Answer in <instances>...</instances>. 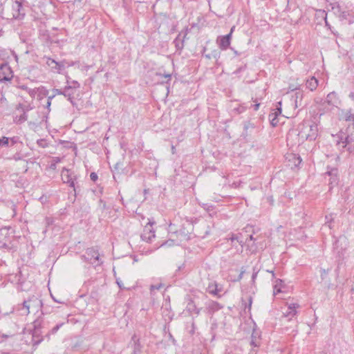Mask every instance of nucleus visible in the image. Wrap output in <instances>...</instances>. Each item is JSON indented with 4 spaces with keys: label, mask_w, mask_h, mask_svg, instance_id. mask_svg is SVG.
<instances>
[{
    "label": "nucleus",
    "mask_w": 354,
    "mask_h": 354,
    "mask_svg": "<svg viewBox=\"0 0 354 354\" xmlns=\"http://www.w3.org/2000/svg\"><path fill=\"white\" fill-rule=\"evenodd\" d=\"M62 180L63 183L67 184L74 191V196H76L79 185L77 183L78 176L71 169L63 167L61 171Z\"/></svg>",
    "instance_id": "nucleus-3"
},
{
    "label": "nucleus",
    "mask_w": 354,
    "mask_h": 354,
    "mask_svg": "<svg viewBox=\"0 0 354 354\" xmlns=\"http://www.w3.org/2000/svg\"><path fill=\"white\" fill-rule=\"evenodd\" d=\"M54 92V95H66V91H64V88L63 89H59V88H55L53 89V91Z\"/></svg>",
    "instance_id": "nucleus-49"
},
{
    "label": "nucleus",
    "mask_w": 354,
    "mask_h": 354,
    "mask_svg": "<svg viewBox=\"0 0 354 354\" xmlns=\"http://www.w3.org/2000/svg\"><path fill=\"white\" fill-rule=\"evenodd\" d=\"M261 331L258 329L254 328L251 335L250 345L254 347H259L261 342Z\"/></svg>",
    "instance_id": "nucleus-18"
},
{
    "label": "nucleus",
    "mask_w": 354,
    "mask_h": 354,
    "mask_svg": "<svg viewBox=\"0 0 354 354\" xmlns=\"http://www.w3.org/2000/svg\"><path fill=\"white\" fill-rule=\"evenodd\" d=\"M162 287V284H158V285H151V290H160Z\"/></svg>",
    "instance_id": "nucleus-57"
},
{
    "label": "nucleus",
    "mask_w": 354,
    "mask_h": 354,
    "mask_svg": "<svg viewBox=\"0 0 354 354\" xmlns=\"http://www.w3.org/2000/svg\"><path fill=\"white\" fill-rule=\"evenodd\" d=\"M62 325H63V323L57 324L55 326H54L50 330V332L46 333L45 336L47 337L48 338H49V335L50 334H53V335L55 334Z\"/></svg>",
    "instance_id": "nucleus-42"
},
{
    "label": "nucleus",
    "mask_w": 354,
    "mask_h": 354,
    "mask_svg": "<svg viewBox=\"0 0 354 354\" xmlns=\"http://www.w3.org/2000/svg\"><path fill=\"white\" fill-rule=\"evenodd\" d=\"M55 97V95H53L51 96H48V100H47V102H46V108L49 110V107L50 106V104H51V101Z\"/></svg>",
    "instance_id": "nucleus-54"
},
{
    "label": "nucleus",
    "mask_w": 354,
    "mask_h": 354,
    "mask_svg": "<svg viewBox=\"0 0 354 354\" xmlns=\"http://www.w3.org/2000/svg\"><path fill=\"white\" fill-rule=\"evenodd\" d=\"M187 35V30H185V32H180L177 35L176 39L174 40V44L175 45L176 50L179 51V53H180L181 50L184 48L185 39Z\"/></svg>",
    "instance_id": "nucleus-17"
},
{
    "label": "nucleus",
    "mask_w": 354,
    "mask_h": 354,
    "mask_svg": "<svg viewBox=\"0 0 354 354\" xmlns=\"http://www.w3.org/2000/svg\"><path fill=\"white\" fill-rule=\"evenodd\" d=\"M326 17L327 13L324 10L317 9L315 10V20L317 24H322Z\"/></svg>",
    "instance_id": "nucleus-23"
},
{
    "label": "nucleus",
    "mask_w": 354,
    "mask_h": 354,
    "mask_svg": "<svg viewBox=\"0 0 354 354\" xmlns=\"http://www.w3.org/2000/svg\"><path fill=\"white\" fill-rule=\"evenodd\" d=\"M257 274H258V273H257V272H255V273H252V281L253 283H254V282H255V280H256V279H257Z\"/></svg>",
    "instance_id": "nucleus-62"
},
{
    "label": "nucleus",
    "mask_w": 354,
    "mask_h": 354,
    "mask_svg": "<svg viewBox=\"0 0 354 354\" xmlns=\"http://www.w3.org/2000/svg\"><path fill=\"white\" fill-rule=\"evenodd\" d=\"M66 86H71L72 89L75 91L80 87V84L76 80L68 81V80Z\"/></svg>",
    "instance_id": "nucleus-39"
},
{
    "label": "nucleus",
    "mask_w": 354,
    "mask_h": 354,
    "mask_svg": "<svg viewBox=\"0 0 354 354\" xmlns=\"http://www.w3.org/2000/svg\"><path fill=\"white\" fill-rule=\"evenodd\" d=\"M325 175H327L330 177L328 186L329 191L330 192L333 187L337 186L339 183V171L337 167H331L328 166L327 171L325 173Z\"/></svg>",
    "instance_id": "nucleus-6"
},
{
    "label": "nucleus",
    "mask_w": 354,
    "mask_h": 354,
    "mask_svg": "<svg viewBox=\"0 0 354 354\" xmlns=\"http://www.w3.org/2000/svg\"><path fill=\"white\" fill-rule=\"evenodd\" d=\"M223 308V306L216 301L208 300L205 303V311L209 315H213L214 313L218 311Z\"/></svg>",
    "instance_id": "nucleus-13"
},
{
    "label": "nucleus",
    "mask_w": 354,
    "mask_h": 354,
    "mask_svg": "<svg viewBox=\"0 0 354 354\" xmlns=\"http://www.w3.org/2000/svg\"><path fill=\"white\" fill-rule=\"evenodd\" d=\"M90 178L92 181L96 182L98 179L97 174L95 172H91L90 174Z\"/></svg>",
    "instance_id": "nucleus-53"
},
{
    "label": "nucleus",
    "mask_w": 354,
    "mask_h": 354,
    "mask_svg": "<svg viewBox=\"0 0 354 354\" xmlns=\"http://www.w3.org/2000/svg\"><path fill=\"white\" fill-rule=\"evenodd\" d=\"M27 304H28L29 310L30 308H32V309L35 308L37 310L38 309H40L43 305L42 301L37 299V297H35L27 300Z\"/></svg>",
    "instance_id": "nucleus-22"
},
{
    "label": "nucleus",
    "mask_w": 354,
    "mask_h": 354,
    "mask_svg": "<svg viewBox=\"0 0 354 354\" xmlns=\"http://www.w3.org/2000/svg\"><path fill=\"white\" fill-rule=\"evenodd\" d=\"M303 92L301 90L296 91L295 95L292 96L294 98L295 106L296 108L302 106Z\"/></svg>",
    "instance_id": "nucleus-28"
},
{
    "label": "nucleus",
    "mask_w": 354,
    "mask_h": 354,
    "mask_svg": "<svg viewBox=\"0 0 354 354\" xmlns=\"http://www.w3.org/2000/svg\"><path fill=\"white\" fill-rule=\"evenodd\" d=\"M246 238H248V242H249V241H256V239L254 238L252 234L249 235ZM246 244L248 245V248H249V250H251L252 252L256 251V250H257L256 245H250L249 243H248Z\"/></svg>",
    "instance_id": "nucleus-40"
},
{
    "label": "nucleus",
    "mask_w": 354,
    "mask_h": 354,
    "mask_svg": "<svg viewBox=\"0 0 354 354\" xmlns=\"http://www.w3.org/2000/svg\"><path fill=\"white\" fill-rule=\"evenodd\" d=\"M343 118L346 122H352L354 123V113L352 109L342 111Z\"/></svg>",
    "instance_id": "nucleus-32"
},
{
    "label": "nucleus",
    "mask_w": 354,
    "mask_h": 354,
    "mask_svg": "<svg viewBox=\"0 0 354 354\" xmlns=\"http://www.w3.org/2000/svg\"><path fill=\"white\" fill-rule=\"evenodd\" d=\"M234 28V27H232L227 35L218 37L216 43L222 50H227L230 47Z\"/></svg>",
    "instance_id": "nucleus-9"
},
{
    "label": "nucleus",
    "mask_w": 354,
    "mask_h": 354,
    "mask_svg": "<svg viewBox=\"0 0 354 354\" xmlns=\"http://www.w3.org/2000/svg\"><path fill=\"white\" fill-rule=\"evenodd\" d=\"M221 290V289L218 288V284L216 282L209 283L207 288V291L212 295H218V293Z\"/></svg>",
    "instance_id": "nucleus-30"
},
{
    "label": "nucleus",
    "mask_w": 354,
    "mask_h": 354,
    "mask_svg": "<svg viewBox=\"0 0 354 354\" xmlns=\"http://www.w3.org/2000/svg\"><path fill=\"white\" fill-rule=\"evenodd\" d=\"M32 324V327L41 330H44V329L46 328V323L44 317L41 316V314L34 320Z\"/></svg>",
    "instance_id": "nucleus-24"
},
{
    "label": "nucleus",
    "mask_w": 354,
    "mask_h": 354,
    "mask_svg": "<svg viewBox=\"0 0 354 354\" xmlns=\"http://www.w3.org/2000/svg\"><path fill=\"white\" fill-rule=\"evenodd\" d=\"M154 222H151L149 220V222L146 224L144 227L143 232L141 234V239L142 241L147 243H151L152 241V239L155 238V231L152 227Z\"/></svg>",
    "instance_id": "nucleus-8"
},
{
    "label": "nucleus",
    "mask_w": 354,
    "mask_h": 354,
    "mask_svg": "<svg viewBox=\"0 0 354 354\" xmlns=\"http://www.w3.org/2000/svg\"><path fill=\"white\" fill-rule=\"evenodd\" d=\"M218 53L216 51V50H214V52L212 53V54H207L205 55V57L207 58V59H211L212 57H214V58H216L218 55Z\"/></svg>",
    "instance_id": "nucleus-50"
},
{
    "label": "nucleus",
    "mask_w": 354,
    "mask_h": 354,
    "mask_svg": "<svg viewBox=\"0 0 354 354\" xmlns=\"http://www.w3.org/2000/svg\"><path fill=\"white\" fill-rule=\"evenodd\" d=\"M66 62H57L54 66H51V71L54 73H62L66 67Z\"/></svg>",
    "instance_id": "nucleus-26"
},
{
    "label": "nucleus",
    "mask_w": 354,
    "mask_h": 354,
    "mask_svg": "<svg viewBox=\"0 0 354 354\" xmlns=\"http://www.w3.org/2000/svg\"><path fill=\"white\" fill-rule=\"evenodd\" d=\"M281 102H278L277 107L269 114V120L272 127H276L279 123L278 116L281 114Z\"/></svg>",
    "instance_id": "nucleus-12"
},
{
    "label": "nucleus",
    "mask_w": 354,
    "mask_h": 354,
    "mask_svg": "<svg viewBox=\"0 0 354 354\" xmlns=\"http://www.w3.org/2000/svg\"><path fill=\"white\" fill-rule=\"evenodd\" d=\"M17 310L20 311L21 315H28L30 313L27 301H24L21 304H19Z\"/></svg>",
    "instance_id": "nucleus-33"
},
{
    "label": "nucleus",
    "mask_w": 354,
    "mask_h": 354,
    "mask_svg": "<svg viewBox=\"0 0 354 354\" xmlns=\"http://www.w3.org/2000/svg\"><path fill=\"white\" fill-rule=\"evenodd\" d=\"M344 135L345 133L342 132V131H339L335 135H333V136L335 138V145L341 151H344V150L347 147V145H346Z\"/></svg>",
    "instance_id": "nucleus-16"
},
{
    "label": "nucleus",
    "mask_w": 354,
    "mask_h": 354,
    "mask_svg": "<svg viewBox=\"0 0 354 354\" xmlns=\"http://www.w3.org/2000/svg\"><path fill=\"white\" fill-rule=\"evenodd\" d=\"M22 148H19L18 149H15V153L12 156L6 158L7 160L19 161L21 160L24 158V155L21 153Z\"/></svg>",
    "instance_id": "nucleus-25"
},
{
    "label": "nucleus",
    "mask_w": 354,
    "mask_h": 354,
    "mask_svg": "<svg viewBox=\"0 0 354 354\" xmlns=\"http://www.w3.org/2000/svg\"><path fill=\"white\" fill-rule=\"evenodd\" d=\"M19 88L22 90H24L26 91L31 97H35V94H36V91L35 89H32V88H29L26 85H21L19 86Z\"/></svg>",
    "instance_id": "nucleus-37"
},
{
    "label": "nucleus",
    "mask_w": 354,
    "mask_h": 354,
    "mask_svg": "<svg viewBox=\"0 0 354 354\" xmlns=\"http://www.w3.org/2000/svg\"><path fill=\"white\" fill-rule=\"evenodd\" d=\"M55 63H57L55 59L48 57L46 60V64L51 68V66H54L55 65Z\"/></svg>",
    "instance_id": "nucleus-47"
},
{
    "label": "nucleus",
    "mask_w": 354,
    "mask_h": 354,
    "mask_svg": "<svg viewBox=\"0 0 354 354\" xmlns=\"http://www.w3.org/2000/svg\"><path fill=\"white\" fill-rule=\"evenodd\" d=\"M255 104L252 105V107L253 108L254 111H257L259 108L260 103H258L257 102V100H254Z\"/></svg>",
    "instance_id": "nucleus-56"
},
{
    "label": "nucleus",
    "mask_w": 354,
    "mask_h": 354,
    "mask_svg": "<svg viewBox=\"0 0 354 354\" xmlns=\"http://www.w3.org/2000/svg\"><path fill=\"white\" fill-rule=\"evenodd\" d=\"M60 162L61 158L59 157H53L50 164L49 165V168L53 170L56 169L57 163Z\"/></svg>",
    "instance_id": "nucleus-38"
},
{
    "label": "nucleus",
    "mask_w": 354,
    "mask_h": 354,
    "mask_svg": "<svg viewBox=\"0 0 354 354\" xmlns=\"http://www.w3.org/2000/svg\"><path fill=\"white\" fill-rule=\"evenodd\" d=\"M131 339L134 342L133 354H140L142 346L140 343V339L138 338H137L136 335H133Z\"/></svg>",
    "instance_id": "nucleus-29"
},
{
    "label": "nucleus",
    "mask_w": 354,
    "mask_h": 354,
    "mask_svg": "<svg viewBox=\"0 0 354 354\" xmlns=\"http://www.w3.org/2000/svg\"><path fill=\"white\" fill-rule=\"evenodd\" d=\"M229 240H230L232 242L234 241H237V234L232 233L230 234V236L229 237Z\"/></svg>",
    "instance_id": "nucleus-55"
},
{
    "label": "nucleus",
    "mask_w": 354,
    "mask_h": 354,
    "mask_svg": "<svg viewBox=\"0 0 354 354\" xmlns=\"http://www.w3.org/2000/svg\"><path fill=\"white\" fill-rule=\"evenodd\" d=\"M64 91H66V95H63L64 97H67L68 100L72 104H74V94L75 91L71 88V86H66L64 88Z\"/></svg>",
    "instance_id": "nucleus-27"
},
{
    "label": "nucleus",
    "mask_w": 354,
    "mask_h": 354,
    "mask_svg": "<svg viewBox=\"0 0 354 354\" xmlns=\"http://www.w3.org/2000/svg\"><path fill=\"white\" fill-rule=\"evenodd\" d=\"M237 242L243 248L246 243H248V238H244L243 233H237Z\"/></svg>",
    "instance_id": "nucleus-36"
},
{
    "label": "nucleus",
    "mask_w": 354,
    "mask_h": 354,
    "mask_svg": "<svg viewBox=\"0 0 354 354\" xmlns=\"http://www.w3.org/2000/svg\"><path fill=\"white\" fill-rule=\"evenodd\" d=\"M305 85L307 89L310 91H314L317 89L319 85V81L315 77L311 76L306 79L305 81Z\"/></svg>",
    "instance_id": "nucleus-21"
},
{
    "label": "nucleus",
    "mask_w": 354,
    "mask_h": 354,
    "mask_svg": "<svg viewBox=\"0 0 354 354\" xmlns=\"http://www.w3.org/2000/svg\"><path fill=\"white\" fill-rule=\"evenodd\" d=\"M299 308V305L296 303H292L288 304V310L285 312L284 316L289 317V319H291L293 317L296 316L297 314V308Z\"/></svg>",
    "instance_id": "nucleus-20"
},
{
    "label": "nucleus",
    "mask_w": 354,
    "mask_h": 354,
    "mask_svg": "<svg viewBox=\"0 0 354 354\" xmlns=\"http://www.w3.org/2000/svg\"><path fill=\"white\" fill-rule=\"evenodd\" d=\"M298 136L302 140H315L318 136V126L312 121H304L298 126Z\"/></svg>",
    "instance_id": "nucleus-2"
},
{
    "label": "nucleus",
    "mask_w": 354,
    "mask_h": 354,
    "mask_svg": "<svg viewBox=\"0 0 354 354\" xmlns=\"http://www.w3.org/2000/svg\"><path fill=\"white\" fill-rule=\"evenodd\" d=\"M195 330H196V325H195V322H194V319L193 318L192 322L191 323V329L189 330V333L190 335H193L195 333Z\"/></svg>",
    "instance_id": "nucleus-48"
},
{
    "label": "nucleus",
    "mask_w": 354,
    "mask_h": 354,
    "mask_svg": "<svg viewBox=\"0 0 354 354\" xmlns=\"http://www.w3.org/2000/svg\"><path fill=\"white\" fill-rule=\"evenodd\" d=\"M116 283H117V284L118 285V286H119V288L120 289H125V287L123 286V284H122V281L120 280L117 279H116Z\"/></svg>",
    "instance_id": "nucleus-59"
},
{
    "label": "nucleus",
    "mask_w": 354,
    "mask_h": 354,
    "mask_svg": "<svg viewBox=\"0 0 354 354\" xmlns=\"http://www.w3.org/2000/svg\"><path fill=\"white\" fill-rule=\"evenodd\" d=\"M44 333L45 332L32 327L30 330V334L32 336L31 342L33 346L37 347L44 340Z\"/></svg>",
    "instance_id": "nucleus-11"
},
{
    "label": "nucleus",
    "mask_w": 354,
    "mask_h": 354,
    "mask_svg": "<svg viewBox=\"0 0 354 354\" xmlns=\"http://www.w3.org/2000/svg\"><path fill=\"white\" fill-rule=\"evenodd\" d=\"M340 21H346L349 24L354 23V11L353 10L347 9L346 7L341 12L338 17Z\"/></svg>",
    "instance_id": "nucleus-14"
},
{
    "label": "nucleus",
    "mask_w": 354,
    "mask_h": 354,
    "mask_svg": "<svg viewBox=\"0 0 354 354\" xmlns=\"http://www.w3.org/2000/svg\"><path fill=\"white\" fill-rule=\"evenodd\" d=\"M255 128V125L253 123H251L250 122H246L244 123L243 127V134L245 136H248V131L254 129Z\"/></svg>",
    "instance_id": "nucleus-35"
},
{
    "label": "nucleus",
    "mask_w": 354,
    "mask_h": 354,
    "mask_svg": "<svg viewBox=\"0 0 354 354\" xmlns=\"http://www.w3.org/2000/svg\"><path fill=\"white\" fill-rule=\"evenodd\" d=\"M244 272H245V270H241V272H240V274H239V277H238L237 279H236V280H235V281H240V280L243 278V276Z\"/></svg>",
    "instance_id": "nucleus-60"
},
{
    "label": "nucleus",
    "mask_w": 354,
    "mask_h": 354,
    "mask_svg": "<svg viewBox=\"0 0 354 354\" xmlns=\"http://www.w3.org/2000/svg\"><path fill=\"white\" fill-rule=\"evenodd\" d=\"M245 111V107L242 105H239L237 107L233 109L232 111L236 114H240Z\"/></svg>",
    "instance_id": "nucleus-44"
},
{
    "label": "nucleus",
    "mask_w": 354,
    "mask_h": 354,
    "mask_svg": "<svg viewBox=\"0 0 354 354\" xmlns=\"http://www.w3.org/2000/svg\"><path fill=\"white\" fill-rule=\"evenodd\" d=\"M28 120L27 113L22 112V114L19 117V122L22 123Z\"/></svg>",
    "instance_id": "nucleus-45"
},
{
    "label": "nucleus",
    "mask_w": 354,
    "mask_h": 354,
    "mask_svg": "<svg viewBox=\"0 0 354 354\" xmlns=\"http://www.w3.org/2000/svg\"><path fill=\"white\" fill-rule=\"evenodd\" d=\"M0 147L18 149L19 148L24 147V143L20 140V138L18 136H14L12 138L2 136L0 138Z\"/></svg>",
    "instance_id": "nucleus-5"
},
{
    "label": "nucleus",
    "mask_w": 354,
    "mask_h": 354,
    "mask_svg": "<svg viewBox=\"0 0 354 354\" xmlns=\"http://www.w3.org/2000/svg\"><path fill=\"white\" fill-rule=\"evenodd\" d=\"M122 166V164L120 162H117L114 166L115 170H119L120 169V167Z\"/></svg>",
    "instance_id": "nucleus-63"
},
{
    "label": "nucleus",
    "mask_w": 354,
    "mask_h": 354,
    "mask_svg": "<svg viewBox=\"0 0 354 354\" xmlns=\"http://www.w3.org/2000/svg\"><path fill=\"white\" fill-rule=\"evenodd\" d=\"M330 6H331V9L333 10L334 13L339 17L341 14V12H343L344 8L340 3L337 1L330 3Z\"/></svg>",
    "instance_id": "nucleus-31"
},
{
    "label": "nucleus",
    "mask_w": 354,
    "mask_h": 354,
    "mask_svg": "<svg viewBox=\"0 0 354 354\" xmlns=\"http://www.w3.org/2000/svg\"><path fill=\"white\" fill-rule=\"evenodd\" d=\"M315 102L319 105L318 109L321 115L332 111L335 108H338L341 104V100L337 93L335 91L329 93L325 99L316 98Z\"/></svg>",
    "instance_id": "nucleus-1"
},
{
    "label": "nucleus",
    "mask_w": 354,
    "mask_h": 354,
    "mask_svg": "<svg viewBox=\"0 0 354 354\" xmlns=\"http://www.w3.org/2000/svg\"><path fill=\"white\" fill-rule=\"evenodd\" d=\"M187 304L186 306V310L190 314H196V315H198L201 313V308H198L196 307L194 300L189 297L187 299Z\"/></svg>",
    "instance_id": "nucleus-19"
},
{
    "label": "nucleus",
    "mask_w": 354,
    "mask_h": 354,
    "mask_svg": "<svg viewBox=\"0 0 354 354\" xmlns=\"http://www.w3.org/2000/svg\"><path fill=\"white\" fill-rule=\"evenodd\" d=\"M325 224L324 225L325 226H328V228L331 229L332 228V226H331V223L333 222V214H328V215H326L325 216Z\"/></svg>",
    "instance_id": "nucleus-41"
},
{
    "label": "nucleus",
    "mask_w": 354,
    "mask_h": 354,
    "mask_svg": "<svg viewBox=\"0 0 354 354\" xmlns=\"http://www.w3.org/2000/svg\"><path fill=\"white\" fill-rule=\"evenodd\" d=\"M324 22L325 24V26L327 27L329 30H331V26L328 23L327 18L326 19V20L324 21Z\"/></svg>",
    "instance_id": "nucleus-61"
},
{
    "label": "nucleus",
    "mask_w": 354,
    "mask_h": 354,
    "mask_svg": "<svg viewBox=\"0 0 354 354\" xmlns=\"http://www.w3.org/2000/svg\"><path fill=\"white\" fill-rule=\"evenodd\" d=\"M12 17L15 19H21L25 16V11L21 0H15L12 4Z\"/></svg>",
    "instance_id": "nucleus-10"
},
{
    "label": "nucleus",
    "mask_w": 354,
    "mask_h": 354,
    "mask_svg": "<svg viewBox=\"0 0 354 354\" xmlns=\"http://www.w3.org/2000/svg\"><path fill=\"white\" fill-rule=\"evenodd\" d=\"M203 205V207L209 212L212 211L214 209L213 205H208L207 204H204Z\"/></svg>",
    "instance_id": "nucleus-58"
},
{
    "label": "nucleus",
    "mask_w": 354,
    "mask_h": 354,
    "mask_svg": "<svg viewBox=\"0 0 354 354\" xmlns=\"http://www.w3.org/2000/svg\"><path fill=\"white\" fill-rule=\"evenodd\" d=\"M345 149H346V151L350 154H351V153L354 154V145H353L352 144H351V145H348Z\"/></svg>",
    "instance_id": "nucleus-52"
},
{
    "label": "nucleus",
    "mask_w": 354,
    "mask_h": 354,
    "mask_svg": "<svg viewBox=\"0 0 354 354\" xmlns=\"http://www.w3.org/2000/svg\"><path fill=\"white\" fill-rule=\"evenodd\" d=\"M12 77L13 71L8 63L0 64V82H10Z\"/></svg>",
    "instance_id": "nucleus-7"
},
{
    "label": "nucleus",
    "mask_w": 354,
    "mask_h": 354,
    "mask_svg": "<svg viewBox=\"0 0 354 354\" xmlns=\"http://www.w3.org/2000/svg\"><path fill=\"white\" fill-rule=\"evenodd\" d=\"M348 96H349V97H350L351 100H354V93H353V92L350 93V94H349V95H348Z\"/></svg>",
    "instance_id": "nucleus-64"
},
{
    "label": "nucleus",
    "mask_w": 354,
    "mask_h": 354,
    "mask_svg": "<svg viewBox=\"0 0 354 354\" xmlns=\"http://www.w3.org/2000/svg\"><path fill=\"white\" fill-rule=\"evenodd\" d=\"M55 63H57L55 59L48 57L46 60V64L51 68V66H54L55 65Z\"/></svg>",
    "instance_id": "nucleus-46"
},
{
    "label": "nucleus",
    "mask_w": 354,
    "mask_h": 354,
    "mask_svg": "<svg viewBox=\"0 0 354 354\" xmlns=\"http://www.w3.org/2000/svg\"><path fill=\"white\" fill-rule=\"evenodd\" d=\"M341 131L345 133L344 138L347 146L354 142V123L348 124L344 130Z\"/></svg>",
    "instance_id": "nucleus-15"
},
{
    "label": "nucleus",
    "mask_w": 354,
    "mask_h": 354,
    "mask_svg": "<svg viewBox=\"0 0 354 354\" xmlns=\"http://www.w3.org/2000/svg\"><path fill=\"white\" fill-rule=\"evenodd\" d=\"M16 109L21 112L28 113L30 110L33 109V106H32L30 104L19 103Z\"/></svg>",
    "instance_id": "nucleus-34"
},
{
    "label": "nucleus",
    "mask_w": 354,
    "mask_h": 354,
    "mask_svg": "<svg viewBox=\"0 0 354 354\" xmlns=\"http://www.w3.org/2000/svg\"><path fill=\"white\" fill-rule=\"evenodd\" d=\"M81 259L95 266H101L103 261L100 258L99 250L97 247H91L86 250L84 254L81 256Z\"/></svg>",
    "instance_id": "nucleus-4"
},
{
    "label": "nucleus",
    "mask_w": 354,
    "mask_h": 354,
    "mask_svg": "<svg viewBox=\"0 0 354 354\" xmlns=\"http://www.w3.org/2000/svg\"><path fill=\"white\" fill-rule=\"evenodd\" d=\"M246 68V64L239 67L234 72V74L238 75L243 71Z\"/></svg>",
    "instance_id": "nucleus-51"
},
{
    "label": "nucleus",
    "mask_w": 354,
    "mask_h": 354,
    "mask_svg": "<svg viewBox=\"0 0 354 354\" xmlns=\"http://www.w3.org/2000/svg\"><path fill=\"white\" fill-rule=\"evenodd\" d=\"M290 156L292 158V160L294 161L295 167H298L302 161L300 156H297L296 154H292V155H290Z\"/></svg>",
    "instance_id": "nucleus-43"
}]
</instances>
